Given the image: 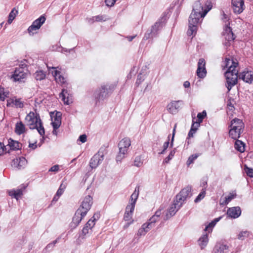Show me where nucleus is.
Segmentation results:
<instances>
[{
    "instance_id": "f257e3e1",
    "label": "nucleus",
    "mask_w": 253,
    "mask_h": 253,
    "mask_svg": "<svg viewBox=\"0 0 253 253\" xmlns=\"http://www.w3.org/2000/svg\"><path fill=\"white\" fill-rule=\"evenodd\" d=\"M115 87L113 84H102L100 87L96 88L92 94L95 105H98L101 101H103L107 98L112 93Z\"/></svg>"
},
{
    "instance_id": "f03ea898",
    "label": "nucleus",
    "mask_w": 253,
    "mask_h": 253,
    "mask_svg": "<svg viewBox=\"0 0 253 253\" xmlns=\"http://www.w3.org/2000/svg\"><path fill=\"white\" fill-rule=\"evenodd\" d=\"M25 120L30 129H36L41 136H44L45 130L39 114L30 112L26 116Z\"/></svg>"
},
{
    "instance_id": "7ed1b4c3",
    "label": "nucleus",
    "mask_w": 253,
    "mask_h": 253,
    "mask_svg": "<svg viewBox=\"0 0 253 253\" xmlns=\"http://www.w3.org/2000/svg\"><path fill=\"white\" fill-rule=\"evenodd\" d=\"M202 0L196 1L193 5V13L205 16L207 13L212 8V5L211 0H207L204 5L201 2Z\"/></svg>"
},
{
    "instance_id": "20e7f679",
    "label": "nucleus",
    "mask_w": 253,
    "mask_h": 253,
    "mask_svg": "<svg viewBox=\"0 0 253 253\" xmlns=\"http://www.w3.org/2000/svg\"><path fill=\"white\" fill-rule=\"evenodd\" d=\"M165 25V19L164 18L159 19L154 25H152L150 29L147 30L143 38V40H147L150 38H153L158 36L159 31Z\"/></svg>"
},
{
    "instance_id": "39448f33",
    "label": "nucleus",
    "mask_w": 253,
    "mask_h": 253,
    "mask_svg": "<svg viewBox=\"0 0 253 253\" xmlns=\"http://www.w3.org/2000/svg\"><path fill=\"white\" fill-rule=\"evenodd\" d=\"M130 145V140L127 137L124 138L120 141L118 144L119 152L116 158L117 163L121 162L122 160L125 158L127 150Z\"/></svg>"
},
{
    "instance_id": "423d86ee",
    "label": "nucleus",
    "mask_w": 253,
    "mask_h": 253,
    "mask_svg": "<svg viewBox=\"0 0 253 253\" xmlns=\"http://www.w3.org/2000/svg\"><path fill=\"white\" fill-rule=\"evenodd\" d=\"M205 16L198 15V14L192 12L189 18V29L187 31V35L190 36L196 33L197 24L200 22V19Z\"/></svg>"
},
{
    "instance_id": "0eeeda50",
    "label": "nucleus",
    "mask_w": 253,
    "mask_h": 253,
    "mask_svg": "<svg viewBox=\"0 0 253 253\" xmlns=\"http://www.w3.org/2000/svg\"><path fill=\"white\" fill-rule=\"evenodd\" d=\"M191 186L188 185L182 189L176 196V202L177 203H180L178 208H180L182 207L183 203L187 199L190 198L192 196V193L191 192Z\"/></svg>"
},
{
    "instance_id": "6e6552de",
    "label": "nucleus",
    "mask_w": 253,
    "mask_h": 253,
    "mask_svg": "<svg viewBox=\"0 0 253 253\" xmlns=\"http://www.w3.org/2000/svg\"><path fill=\"white\" fill-rule=\"evenodd\" d=\"M225 76L226 80V87L229 92L232 87L237 84L238 78H239L238 72H226Z\"/></svg>"
},
{
    "instance_id": "1a4fd4ad",
    "label": "nucleus",
    "mask_w": 253,
    "mask_h": 253,
    "mask_svg": "<svg viewBox=\"0 0 253 253\" xmlns=\"http://www.w3.org/2000/svg\"><path fill=\"white\" fill-rule=\"evenodd\" d=\"M28 70L26 67H19L16 68L13 74L12 75V78L15 82H24V80L28 75Z\"/></svg>"
},
{
    "instance_id": "9d476101",
    "label": "nucleus",
    "mask_w": 253,
    "mask_h": 253,
    "mask_svg": "<svg viewBox=\"0 0 253 253\" xmlns=\"http://www.w3.org/2000/svg\"><path fill=\"white\" fill-rule=\"evenodd\" d=\"M92 198L90 195L85 197L82 202V204L78 210H80L84 214H86L92 205Z\"/></svg>"
},
{
    "instance_id": "9b49d317",
    "label": "nucleus",
    "mask_w": 253,
    "mask_h": 253,
    "mask_svg": "<svg viewBox=\"0 0 253 253\" xmlns=\"http://www.w3.org/2000/svg\"><path fill=\"white\" fill-rule=\"evenodd\" d=\"M46 17L44 15H41L39 18L33 21L32 25L28 29V32L30 34L33 31L39 29L42 25L45 22Z\"/></svg>"
},
{
    "instance_id": "f8f14e48",
    "label": "nucleus",
    "mask_w": 253,
    "mask_h": 253,
    "mask_svg": "<svg viewBox=\"0 0 253 253\" xmlns=\"http://www.w3.org/2000/svg\"><path fill=\"white\" fill-rule=\"evenodd\" d=\"M182 105L183 102L182 100L172 101L168 105L167 110L170 113L175 114Z\"/></svg>"
},
{
    "instance_id": "ddd939ff",
    "label": "nucleus",
    "mask_w": 253,
    "mask_h": 253,
    "mask_svg": "<svg viewBox=\"0 0 253 253\" xmlns=\"http://www.w3.org/2000/svg\"><path fill=\"white\" fill-rule=\"evenodd\" d=\"M206 62L204 59L200 58L198 63V68L196 71L197 76L201 79L204 78L207 75V70L205 67Z\"/></svg>"
},
{
    "instance_id": "4468645a",
    "label": "nucleus",
    "mask_w": 253,
    "mask_h": 253,
    "mask_svg": "<svg viewBox=\"0 0 253 253\" xmlns=\"http://www.w3.org/2000/svg\"><path fill=\"white\" fill-rule=\"evenodd\" d=\"M85 215V214H83L80 210H77L73 217L72 222L70 223V227L72 229L76 228Z\"/></svg>"
},
{
    "instance_id": "2eb2a0df",
    "label": "nucleus",
    "mask_w": 253,
    "mask_h": 253,
    "mask_svg": "<svg viewBox=\"0 0 253 253\" xmlns=\"http://www.w3.org/2000/svg\"><path fill=\"white\" fill-rule=\"evenodd\" d=\"M231 3L233 11L235 14L241 13L245 8L244 0H232Z\"/></svg>"
},
{
    "instance_id": "dca6fc26",
    "label": "nucleus",
    "mask_w": 253,
    "mask_h": 253,
    "mask_svg": "<svg viewBox=\"0 0 253 253\" xmlns=\"http://www.w3.org/2000/svg\"><path fill=\"white\" fill-rule=\"evenodd\" d=\"M139 186H137L134 192L131 195V203L130 205H128L126 206L127 210H128L130 209V212H133L134 208H135V205L136 202V200L138 198V195H139Z\"/></svg>"
},
{
    "instance_id": "f3484780",
    "label": "nucleus",
    "mask_w": 253,
    "mask_h": 253,
    "mask_svg": "<svg viewBox=\"0 0 253 253\" xmlns=\"http://www.w3.org/2000/svg\"><path fill=\"white\" fill-rule=\"evenodd\" d=\"M224 63L225 67L228 68L226 72H238L237 70H236V68L238 65V62L237 61H235L232 59H230L229 58H225Z\"/></svg>"
},
{
    "instance_id": "a211bd4d",
    "label": "nucleus",
    "mask_w": 253,
    "mask_h": 253,
    "mask_svg": "<svg viewBox=\"0 0 253 253\" xmlns=\"http://www.w3.org/2000/svg\"><path fill=\"white\" fill-rule=\"evenodd\" d=\"M239 79L245 82L252 84L253 82V72L251 71H244L238 74Z\"/></svg>"
},
{
    "instance_id": "6ab92c4d",
    "label": "nucleus",
    "mask_w": 253,
    "mask_h": 253,
    "mask_svg": "<svg viewBox=\"0 0 253 253\" xmlns=\"http://www.w3.org/2000/svg\"><path fill=\"white\" fill-rule=\"evenodd\" d=\"M27 161L23 157H20L18 158L13 160L11 166L15 168L21 169L24 168L27 165Z\"/></svg>"
},
{
    "instance_id": "aec40b11",
    "label": "nucleus",
    "mask_w": 253,
    "mask_h": 253,
    "mask_svg": "<svg viewBox=\"0 0 253 253\" xmlns=\"http://www.w3.org/2000/svg\"><path fill=\"white\" fill-rule=\"evenodd\" d=\"M59 97L61 98L64 103L69 105L72 103V96L67 89L63 88L59 94Z\"/></svg>"
},
{
    "instance_id": "412c9836",
    "label": "nucleus",
    "mask_w": 253,
    "mask_h": 253,
    "mask_svg": "<svg viewBox=\"0 0 253 253\" xmlns=\"http://www.w3.org/2000/svg\"><path fill=\"white\" fill-rule=\"evenodd\" d=\"M241 214V210L240 207H234L232 208H230L227 210V214L232 218H237Z\"/></svg>"
},
{
    "instance_id": "4be33fe9",
    "label": "nucleus",
    "mask_w": 253,
    "mask_h": 253,
    "mask_svg": "<svg viewBox=\"0 0 253 253\" xmlns=\"http://www.w3.org/2000/svg\"><path fill=\"white\" fill-rule=\"evenodd\" d=\"M174 203L168 209L165 220H168L169 217L173 216L180 209L178 208L180 203H177L176 200L174 201Z\"/></svg>"
},
{
    "instance_id": "5701e85b",
    "label": "nucleus",
    "mask_w": 253,
    "mask_h": 253,
    "mask_svg": "<svg viewBox=\"0 0 253 253\" xmlns=\"http://www.w3.org/2000/svg\"><path fill=\"white\" fill-rule=\"evenodd\" d=\"M229 24V23L225 24L226 26L223 32V35L225 37V39L228 42L233 41L235 39L234 35L231 28L228 26Z\"/></svg>"
},
{
    "instance_id": "b1692460",
    "label": "nucleus",
    "mask_w": 253,
    "mask_h": 253,
    "mask_svg": "<svg viewBox=\"0 0 253 253\" xmlns=\"http://www.w3.org/2000/svg\"><path fill=\"white\" fill-rule=\"evenodd\" d=\"M104 158L99 155L95 154L89 161V166L91 169H95L102 162Z\"/></svg>"
},
{
    "instance_id": "393cba45",
    "label": "nucleus",
    "mask_w": 253,
    "mask_h": 253,
    "mask_svg": "<svg viewBox=\"0 0 253 253\" xmlns=\"http://www.w3.org/2000/svg\"><path fill=\"white\" fill-rule=\"evenodd\" d=\"M229 127L231 128L235 127H237V129L244 130L245 126L242 120L235 118L231 121Z\"/></svg>"
},
{
    "instance_id": "a878e982",
    "label": "nucleus",
    "mask_w": 253,
    "mask_h": 253,
    "mask_svg": "<svg viewBox=\"0 0 253 253\" xmlns=\"http://www.w3.org/2000/svg\"><path fill=\"white\" fill-rule=\"evenodd\" d=\"M244 130L237 129V127H230L229 131V136L234 140H236L240 137L241 134L243 132Z\"/></svg>"
},
{
    "instance_id": "bb28decb",
    "label": "nucleus",
    "mask_w": 253,
    "mask_h": 253,
    "mask_svg": "<svg viewBox=\"0 0 253 253\" xmlns=\"http://www.w3.org/2000/svg\"><path fill=\"white\" fill-rule=\"evenodd\" d=\"M228 249V246L226 245L217 244L215 246L212 253H226Z\"/></svg>"
},
{
    "instance_id": "cd10ccee",
    "label": "nucleus",
    "mask_w": 253,
    "mask_h": 253,
    "mask_svg": "<svg viewBox=\"0 0 253 253\" xmlns=\"http://www.w3.org/2000/svg\"><path fill=\"white\" fill-rule=\"evenodd\" d=\"M209 242L208 235H203L198 240V245L202 250L204 249L207 245Z\"/></svg>"
},
{
    "instance_id": "c85d7f7f",
    "label": "nucleus",
    "mask_w": 253,
    "mask_h": 253,
    "mask_svg": "<svg viewBox=\"0 0 253 253\" xmlns=\"http://www.w3.org/2000/svg\"><path fill=\"white\" fill-rule=\"evenodd\" d=\"M25 131V126L24 124L20 121L15 125V132L18 135H21Z\"/></svg>"
},
{
    "instance_id": "c756f323",
    "label": "nucleus",
    "mask_w": 253,
    "mask_h": 253,
    "mask_svg": "<svg viewBox=\"0 0 253 253\" xmlns=\"http://www.w3.org/2000/svg\"><path fill=\"white\" fill-rule=\"evenodd\" d=\"M8 146L11 150H17L21 149L22 144L18 141L13 140L11 138L8 139Z\"/></svg>"
},
{
    "instance_id": "7c9ffc66",
    "label": "nucleus",
    "mask_w": 253,
    "mask_h": 253,
    "mask_svg": "<svg viewBox=\"0 0 253 253\" xmlns=\"http://www.w3.org/2000/svg\"><path fill=\"white\" fill-rule=\"evenodd\" d=\"M245 144L242 141L237 139L236 140L234 147L237 151L243 153L245 151Z\"/></svg>"
},
{
    "instance_id": "2f4dec72",
    "label": "nucleus",
    "mask_w": 253,
    "mask_h": 253,
    "mask_svg": "<svg viewBox=\"0 0 253 253\" xmlns=\"http://www.w3.org/2000/svg\"><path fill=\"white\" fill-rule=\"evenodd\" d=\"M8 194L10 196L18 200L19 197L23 195V191L20 189H17L16 190H12L8 191Z\"/></svg>"
},
{
    "instance_id": "473e14b6",
    "label": "nucleus",
    "mask_w": 253,
    "mask_h": 253,
    "mask_svg": "<svg viewBox=\"0 0 253 253\" xmlns=\"http://www.w3.org/2000/svg\"><path fill=\"white\" fill-rule=\"evenodd\" d=\"M222 216L214 218L211 222L209 223L205 227V231H208L209 233L212 231V228L221 219Z\"/></svg>"
},
{
    "instance_id": "72a5a7b5",
    "label": "nucleus",
    "mask_w": 253,
    "mask_h": 253,
    "mask_svg": "<svg viewBox=\"0 0 253 253\" xmlns=\"http://www.w3.org/2000/svg\"><path fill=\"white\" fill-rule=\"evenodd\" d=\"M9 92L7 90H5L4 87L0 86V101H3L6 98L9 97Z\"/></svg>"
},
{
    "instance_id": "f704fd0d",
    "label": "nucleus",
    "mask_w": 253,
    "mask_h": 253,
    "mask_svg": "<svg viewBox=\"0 0 253 253\" xmlns=\"http://www.w3.org/2000/svg\"><path fill=\"white\" fill-rule=\"evenodd\" d=\"M107 20V18L105 15H97L92 17L89 20V22L93 23L94 21L101 22L105 21Z\"/></svg>"
},
{
    "instance_id": "c9c22d12",
    "label": "nucleus",
    "mask_w": 253,
    "mask_h": 253,
    "mask_svg": "<svg viewBox=\"0 0 253 253\" xmlns=\"http://www.w3.org/2000/svg\"><path fill=\"white\" fill-rule=\"evenodd\" d=\"M236 194L230 193L229 195L225 197V200L220 202V205L225 206L227 205L232 200L236 197Z\"/></svg>"
},
{
    "instance_id": "e433bc0d",
    "label": "nucleus",
    "mask_w": 253,
    "mask_h": 253,
    "mask_svg": "<svg viewBox=\"0 0 253 253\" xmlns=\"http://www.w3.org/2000/svg\"><path fill=\"white\" fill-rule=\"evenodd\" d=\"M52 74L55 77L56 79L61 84H64L66 82L65 79L60 75V72L58 71L54 70V72H52Z\"/></svg>"
},
{
    "instance_id": "4c0bfd02",
    "label": "nucleus",
    "mask_w": 253,
    "mask_h": 253,
    "mask_svg": "<svg viewBox=\"0 0 253 253\" xmlns=\"http://www.w3.org/2000/svg\"><path fill=\"white\" fill-rule=\"evenodd\" d=\"M17 13L18 11L16 10L15 8H13L8 15L7 22L9 24L12 23L13 20L15 19Z\"/></svg>"
},
{
    "instance_id": "58836bf2",
    "label": "nucleus",
    "mask_w": 253,
    "mask_h": 253,
    "mask_svg": "<svg viewBox=\"0 0 253 253\" xmlns=\"http://www.w3.org/2000/svg\"><path fill=\"white\" fill-rule=\"evenodd\" d=\"M45 77V74L42 71H38L35 73V78L37 81H42Z\"/></svg>"
},
{
    "instance_id": "ea45409f",
    "label": "nucleus",
    "mask_w": 253,
    "mask_h": 253,
    "mask_svg": "<svg viewBox=\"0 0 253 253\" xmlns=\"http://www.w3.org/2000/svg\"><path fill=\"white\" fill-rule=\"evenodd\" d=\"M200 156L199 154H194L192 155H190L188 160L187 161L186 164L187 166H189L190 164L194 163V161L197 159V158Z\"/></svg>"
},
{
    "instance_id": "a19ab883",
    "label": "nucleus",
    "mask_w": 253,
    "mask_h": 253,
    "mask_svg": "<svg viewBox=\"0 0 253 253\" xmlns=\"http://www.w3.org/2000/svg\"><path fill=\"white\" fill-rule=\"evenodd\" d=\"M75 47L70 48V49H67L64 47H63L62 46H59L57 48V50L58 52H60L62 53H65L66 52H71V51H73L75 52Z\"/></svg>"
},
{
    "instance_id": "79ce46f5",
    "label": "nucleus",
    "mask_w": 253,
    "mask_h": 253,
    "mask_svg": "<svg viewBox=\"0 0 253 253\" xmlns=\"http://www.w3.org/2000/svg\"><path fill=\"white\" fill-rule=\"evenodd\" d=\"M143 164V162L141 160V157L140 156H137L135 158L133 162V165L137 167H141Z\"/></svg>"
},
{
    "instance_id": "37998d69",
    "label": "nucleus",
    "mask_w": 253,
    "mask_h": 253,
    "mask_svg": "<svg viewBox=\"0 0 253 253\" xmlns=\"http://www.w3.org/2000/svg\"><path fill=\"white\" fill-rule=\"evenodd\" d=\"M59 238H58L55 240L53 241L52 242L48 244L46 247L44 248V251H51L53 248H54L55 244L58 242V240H59Z\"/></svg>"
},
{
    "instance_id": "c03bdc74",
    "label": "nucleus",
    "mask_w": 253,
    "mask_h": 253,
    "mask_svg": "<svg viewBox=\"0 0 253 253\" xmlns=\"http://www.w3.org/2000/svg\"><path fill=\"white\" fill-rule=\"evenodd\" d=\"M206 195V191L205 189H202L201 192L199 194L198 196L194 200L195 203H198L200 202L202 199H203Z\"/></svg>"
},
{
    "instance_id": "a18cd8bd",
    "label": "nucleus",
    "mask_w": 253,
    "mask_h": 253,
    "mask_svg": "<svg viewBox=\"0 0 253 253\" xmlns=\"http://www.w3.org/2000/svg\"><path fill=\"white\" fill-rule=\"evenodd\" d=\"M175 149L171 150L169 156L166 157L165 160H164L163 161V163L164 164H168L169 163V161L172 159V158H173V157L174 156V154H175Z\"/></svg>"
},
{
    "instance_id": "49530a36",
    "label": "nucleus",
    "mask_w": 253,
    "mask_h": 253,
    "mask_svg": "<svg viewBox=\"0 0 253 253\" xmlns=\"http://www.w3.org/2000/svg\"><path fill=\"white\" fill-rule=\"evenodd\" d=\"M207 116V112L205 110H204L201 113H199L197 115V118H198V122L199 123H201L204 119Z\"/></svg>"
},
{
    "instance_id": "de8ad7c7",
    "label": "nucleus",
    "mask_w": 253,
    "mask_h": 253,
    "mask_svg": "<svg viewBox=\"0 0 253 253\" xmlns=\"http://www.w3.org/2000/svg\"><path fill=\"white\" fill-rule=\"evenodd\" d=\"M132 212H130V209L128 210H127V209H126V211L124 214V219L125 221H128L131 218V215Z\"/></svg>"
},
{
    "instance_id": "09e8293b",
    "label": "nucleus",
    "mask_w": 253,
    "mask_h": 253,
    "mask_svg": "<svg viewBox=\"0 0 253 253\" xmlns=\"http://www.w3.org/2000/svg\"><path fill=\"white\" fill-rule=\"evenodd\" d=\"M249 232L247 231H242L238 235V239L240 240H244L245 238L247 237L249 235Z\"/></svg>"
},
{
    "instance_id": "8fccbe9b",
    "label": "nucleus",
    "mask_w": 253,
    "mask_h": 253,
    "mask_svg": "<svg viewBox=\"0 0 253 253\" xmlns=\"http://www.w3.org/2000/svg\"><path fill=\"white\" fill-rule=\"evenodd\" d=\"M142 70H141V72L139 73V74L138 75L137 80L135 83L136 84H137L138 86L144 80V78L142 76Z\"/></svg>"
},
{
    "instance_id": "3c124183",
    "label": "nucleus",
    "mask_w": 253,
    "mask_h": 253,
    "mask_svg": "<svg viewBox=\"0 0 253 253\" xmlns=\"http://www.w3.org/2000/svg\"><path fill=\"white\" fill-rule=\"evenodd\" d=\"M89 230H90V229L88 228L87 226H84V227H83V228L82 230V233L80 235V237L82 239H84V238L85 236L87 234L89 233Z\"/></svg>"
},
{
    "instance_id": "603ef678",
    "label": "nucleus",
    "mask_w": 253,
    "mask_h": 253,
    "mask_svg": "<svg viewBox=\"0 0 253 253\" xmlns=\"http://www.w3.org/2000/svg\"><path fill=\"white\" fill-rule=\"evenodd\" d=\"M62 114L60 112L56 111V114L54 117V122L61 123Z\"/></svg>"
},
{
    "instance_id": "864d4df0",
    "label": "nucleus",
    "mask_w": 253,
    "mask_h": 253,
    "mask_svg": "<svg viewBox=\"0 0 253 253\" xmlns=\"http://www.w3.org/2000/svg\"><path fill=\"white\" fill-rule=\"evenodd\" d=\"M245 171L247 174L250 177H253V169L248 167L247 166L245 167Z\"/></svg>"
},
{
    "instance_id": "5fc2aeb1",
    "label": "nucleus",
    "mask_w": 253,
    "mask_h": 253,
    "mask_svg": "<svg viewBox=\"0 0 253 253\" xmlns=\"http://www.w3.org/2000/svg\"><path fill=\"white\" fill-rule=\"evenodd\" d=\"M66 188V185L61 183L60 185L59 189H58L56 194H57V196H61L64 192V189Z\"/></svg>"
},
{
    "instance_id": "6e6d98bb",
    "label": "nucleus",
    "mask_w": 253,
    "mask_h": 253,
    "mask_svg": "<svg viewBox=\"0 0 253 253\" xmlns=\"http://www.w3.org/2000/svg\"><path fill=\"white\" fill-rule=\"evenodd\" d=\"M159 220V218L156 217L154 215L149 219L148 223L152 226L153 227L154 226L155 223Z\"/></svg>"
},
{
    "instance_id": "4d7b16f0",
    "label": "nucleus",
    "mask_w": 253,
    "mask_h": 253,
    "mask_svg": "<svg viewBox=\"0 0 253 253\" xmlns=\"http://www.w3.org/2000/svg\"><path fill=\"white\" fill-rule=\"evenodd\" d=\"M106 153V148L105 147H101L97 153H96L97 155H99V156L101 157H102L104 158V154Z\"/></svg>"
},
{
    "instance_id": "13d9d810",
    "label": "nucleus",
    "mask_w": 253,
    "mask_h": 253,
    "mask_svg": "<svg viewBox=\"0 0 253 253\" xmlns=\"http://www.w3.org/2000/svg\"><path fill=\"white\" fill-rule=\"evenodd\" d=\"M98 213H95L94 214V216L90 219L87 222H89L91 226L93 227L95 225V221L96 220L95 218V216H96L97 218H98Z\"/></svg>"
},
{
    "instance_id": "bf43d9fd",
    "label": "nucleus",
    "mask_w": 253,
    "mask_h": 253,
    "mask_svg": "<svg viewBox=\"0 0 253 253\" xmlns=\"http://www.w3.org/2000/svg\"><path fill=\"white\" fill-rule=\"evenodd\" d=\"M200 123H198V122H194L193 121V123L190 129H193V130H194V131L196 132L199 126H200Z\"/></svg>"
},
{
    "instance_id": "052dcab7",
    "label": "nucleus",
    "mask_w": 253,
    "mask_h": 253,
    "mask_svg": "<svg viewBox=\"0 0 253 253\" xmlns=\"http://www.w3.org/2000/svg\"><path fill=\"white\" fill-rule=\"evenodd\" d=\"M142 226L144 228L145 231H147V233L153 228L148 222L142 224Z\"/></svg>"
},
{
    "instance_id": "680f3d73",
    "label": "nucleus",
    "mask_w": 253,
    "mask_h": 253,
    "mask_svg": "<svg viewBox=\"0 0 253 253\" xmlns=\"http://www.w3.org/2000/svg\"><path fill=\"white\" fill-rule=\"evenodd\" d=\"M14 105L20 108H23V103L20 101V99H16L14 103Z\"/></svg>"
},
{
    "instance_id": "e2e57ef3",
    "label": "nucleus",
    "mask_w": 253,
    "mask_h": 253,
    "mask_svg": "<svg viewBox=\"0 0 253 253\" xmlns=\"http://www.w3.org/2000/svg\"><path fill=\"white\" fill-rule=\"evenodd\" d=\"M117 0H105V2L106 5L108 7L113 6Z\"/></svg>"
},
{
    "instance_id": "0e129e2a",
    "label": "nucleus",
    "mask_w": 253,
    "mask_h": 253,
    "mask_svg": "<svg viewBox=\"0 0 253 253\" xmlns=\"http://www.w3.org/2000/svg\"><path fill=\"white\" fill-rule=\"evenodd\" d=\"M147 233V231H145L144 228L141 226V227L138 230L137 235L138 236L145 235Z\"/></svg>"
},
{
    "instance_id": "69168bd1",
    "label": "nucleus",
    "mask_w": 253,
    "mask_h": 253,
    "mask_svg": "<svg viewBox=\"0 0 253 253\" xmlns=\"http://www.w3.org/2000/svg\"><path fill=\"white\" fill-rule=\"evenodd\" d=\"M61 123L52 122L51 123L52 126L54 129V130L58 129L61 126Z\"/></svg>"
},
{
    "instance_id": "338daca9",
    "label": "nucleus",
    "mask_w": 253,
    "mask_h": 253,
    "mask_svg": "<svg viewBox=\"0 0 253 253\" xmlns=\"http://www.w3.org/2000/svg\"><path fill=\"white\" fill-rule=\"evenodd\" d=\"M86 139H87L86 135L85 134H84L81 135L79 136L78 140H79L82 143H84L86 141Z\"/></svg>"
},
{
    "instance_id": "774afa93",
    "label": "nucleus",
    "mask_w": 253,
    "mask_h": 253,
    "mask_svg": "<svg viewBox=\"0 0 253 253\" xmlns=\"http://www.w3.org/2000/svg\"><path fill=\"white\" fill-rule=\"evenodd\" d=\"M59 169V165H56L51 167L48 170L49 171L57 172Z\"/></svg>"
}]
</instances>
